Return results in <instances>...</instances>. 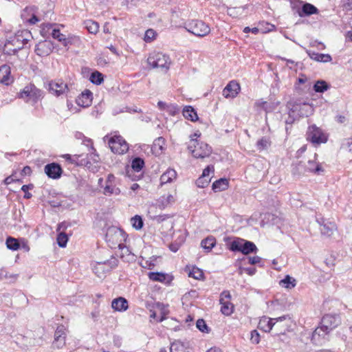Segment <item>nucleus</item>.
Wrapping results in <instances>:
<instances>
[{"mask_svg": "<svg viewBox=\"0 0 352 352\" xmlns=\"http://www.w3.org/2000/svg\"><path fill=\"white\" fill-rule=\"evenodd\" d=\"M105 240L111 248H116L125 242L126 234L122 230L111 226L107 230Z\"/></svg>", "mask_w": 352, "mask_h": 352, "instance_id": "obj_1", "label": "nucleus"}, {"mask_svg": "<svg viewBox=\"0 0 352 352\" xmlns=\"http://www.w3.org/2000/svg\"><path fill=\"white\" fill-rule=\"evenodd\" d=\"M148 64L153 68H160L167 71L170 65V57L161 52H152L147 58Z\"/></svg>", "mask_w": 352, "mask_h": 352, "instance_id": "obj_2", "label": "nucleus"}, {"mask_svg": "<svg viewBox=\"0 0 352 352\" xmlns=\"http://www.w3.org/2000/svg\"><path fill=\"white\" fill-rule=\"evenodd\" d=\"M230 250L233 252H241L245 255L256 253L258 250L253 242L240 238L236 239L230 243Z\"/></svg>", "mask_w": 352, "mask_h": 352, "instance_id": "obj_3", "label": "nucleus"}, {"mask_svg": "<svg viewBox=\"0 0 352 352\" xmlns=\"http://www.w3.org/2000/svg\"><path fill=\"white\" fill-rule=\"evenodd\" d=\"M104 140L107 141L109 148L114 153L124 154L129 149L128 144L120 135L105 136Z\"/></svg>", "mask_w": 352, "mask_h": 352, "instance_id": "obj_4", "label": "nucleus"}, {"mask_svg": "<svg viewBox=\"0 0 352 352\" xmlns=\"http://www.w3.org/2000/svg\"><path fill=\"white\" fill-rule=\"evenodd\" d=\"M118 264V260L111 255V258L107 261L96 262V264L93 267V271L97 276L102 278L107 272L116 267Z\"/></svg>", "mask_w": 352, "mask_h": 352, "instance_id": "obj_5", "label": "nucleus"}, {"mask_svg": "<svg viewBox=\"0 0 352 352\" xmlns=\"http://www.w3.org/2000/svg\"><path fill=\"white\" fill-rule=\"evenodd\" d=\"M186 29L188 32L199 37H204L210 32L209 25L199 20H192L188 22L186 25Z\"/></svg>", "mask_w": 352, "mask_h": 352, "instance_id": "obj_6", "label": "nucleus"}, {"mask_svg": "<svg viewBox=\"0 0 352 352\" xmlns=\"http://www.w3.org/2000/svg\"><path fill=\"white\" fill-rule=\"evenodd\" d=\"M188 149L195 158H205L212 153V148L208 144L204 142H197L194 144H189Z\"/></svg>", "mask_w": 352, "mask_h": 352, "instance_id": "obj_7", "label": "nucleus"}, {"mask_svg": "<svg viewBox=\"0 0 352 352\" xmlns=\"http://www.w3.org/2000/svg\"><path fill=\"white\" fill-rule=\"evenodd\" d=\"M307 139L314 144L325 143L327 141V135L316 125L309 126L307 131Z\"/></svg>", "mask_w": 352, "mask_h": 352, "instance_id": "obj_8", "label": "nucleus"}, {"mask_svg": "<svg viewBox=\"0 0 352 352\" xmlns=\"http://www.w3.org/2000/svg\"><path fill=\"white\" fill-rule=\"evenodd\" d=\"M290 322V317L289 315H285L280 317L270 318L267 320V327L265 329V332H270L274 327H279L280 333H284L285 331L289 327V323Z\"/></svg>", "mask_w": 352, "mask_h": 352, "instance_id": "obj_9", "label": "nucleus"}, {"mask_svg": "<svg viewBox=\"0 0 352 352\" xmlns=\"http://www.w3.org/2000/svg\"><path fill=\"white\" fill-rule=\"evenodd\" d=\"M41 91L32 85L26 86L19 94V97L26 102H36L41 98Z\"/></svg>", "mask_w": 352, "mask_h": 352, "instance_id": "obj_10", "label": "nucleus"}, {"mask_svg": "<svg viewBox=\"0 0 352 352\" xmlns=\"http://www.w3.org/2000/svg\"><path fill=\"white\" fill-rule=\"evenodd\" d=\"M341 322L339 315L327 314L324 315L321 320V326L329 332L337 327Z\"/></svg>", "mask_w": 352, "mask_h": 352, "instance_id": "obj_11", "label": "nucleus"}, {"mask_svg": "<svg viewBox=\"0 0 352 352\" xmlns=\"http://www.w3.org/2000/svg\"><path fill=\"white\" fill-rule=\"evenodd\" d=\"M49 91L52 94L59 96L68 91V87L60 80H55L49 83Z\"/></svg>", "mask_w": 352, "mask_h": 352, "instance_id": "obj_12", "label": "nucleus"}, {"mask_svg": "<svg viewBox=\"0 0 352 352\" xmlns=\"http://www.w3.org/2000/svg\"><path fill=\"white\" fill-rule=\"evenodd\" d=\"M317 222L320 224V232L322 235L331 236L333 232L337 230L336 225L331 221L321 219H317Z\"/></svg>", "mask_w": 352, "mask_h": 352, "instance_id": "obj_13", "label": "nucleus"}, {"mask_svg": "<svg viewBox=\"0 0 352 352\" xmlns=\"http://www.w3.org/2000/svg\"><path fill=\"white\" fill-rule=\"evenodd\" d=\"M329 333V331L320 325V327H317L312 333V342L317 345L322 344L326 340V336Z\"/></svg>", "mask_w": 352, "mask_h": 352, "instance_id": "obj_14", "label": "nucleus"}, {"mask_svg": "<svg viewBox=\"0 0 352 352\" xmlns=\"http://www.w3.org/2000/svg\"><path fill=\"white\" fill-rule=\"evenodd\" d=\"M240 89L239 84L234 80H232L223 89V96L226 98H234L239 94Z\"/></svg>", "mask_w": 352, "mask_h": 352, "instance_id": "obj_15", "label": "nucleus"}, {"mask_svg": "<svg viewBox=\"0 0 352 352\" xmlns=\"http://www.w3.org/2000/svg\"><path fill=\"white\" fill-rule=\"evenodd\" d=\"M45 173L52 179H58L61 176L62 168L58 164L52 163L45 166Z\"/></svg>", "mask_w": 352, "mask_h": 352, "instance_id": "obj_16", "label": "nucleus"}, {"mask_svg": "<svg viewBox=\"0 0 352 352\" xmlns=\"http://www.w3.org/2000/svg\"><path fill=\"white\" fill-rule=\"evenodd\" d=\"M175 201L173 195L166 194L161 196L156 201L157 206L160 210H164L167 207L172 206Z\"/></svg>", "mask_w": 352, "mask_h": 352, "instance_id": "obj_17", "label": "nucleus"}, {"mask_svg": "<svg viewBox=\"0 0 352 352\" xmlns=\"http://www.w3.org/2000/svg\"><path fill=\"white\" fill-rule=\"evenodd\" d=\"M10 67L7 65H3L0 67V82L8 85L13 81L11 75Z\"/></svg>", "mask_w": 352, "mask_h": 352, "instance_id": "obj_18", "label": "nucleus"}, {"mask_svg": "<svg viewBox=\"0 0 352 352\" xmlns=\"http://www.w3.org/2000/svg\"><path fill=\"white\" fill-rule=\"evenodd\" d=\"M91 101L92 93L89 90H85L76 98L77 104L82 107L90 106Z\"/></svg>", "mask_w": 352, "mask_h": 352, "instance_id": "obj_19", "label": "nucleus"}, {"mask_svg": "<svg viewBox=\"0 0 352 352\" xmlns=\"http://www.w3.org/2000/svg\"><path fill=\"white\" fill-rule=\"evenodd\" d=\"M111 307L116 311H125L129 308L128 301L123 297H118L112 300Z\"/></svg>", "mask_w": 352, "mask_h": 352, "instance_id": "obj_20", "label": "nucleus"}, {"mask_svg": "<svg viewBox=\"0 0 352 352\" xmlns=\"http://www.w3.org/2000/svg\"><path fill=\"white\" fill-rule=\"evenodd\" d=\"M294 111H298L300 116H309L314 112V107L311 104L306 102L293 106Z\"/></svg>", "mask_w": 352, "mask_h": 352, "instance_id": "obj_21", "label": "nucleus"}, {"mask_svg": "<svg viewBox=\"0 0 352 352\" xmlns=\"http://www.w3.org/2000/svg\"><path fill=\"white\" fill-rule=\"evenodd\" d=\"M52 45L48 41L40 42L35 47V52L40 56H47L52 52Z\"/></svg>", "mask_w": 352, "mask_h": 352, "instance_id": "obj_22", "label": "nucleus"}, {"mask_svg": "<svg viewBox=\"0 0 352 352\" xmlns=\"http://www.w3.org/2000/svg\"><path fill=\"white\" fill-rule=\"evenodd\" d=\"M52 36L54 38L57 39L60 42H62L65 47L69 46L72 43V38H66L65 35L60 33V30L58 29L53 30Z\"/></svg>", "mask_w": 352, "mask_h": 352, "instance_id": "obj_23", "label": "nucleus"}, {"mask_svg": "<svg viewBox=\"0 0 352 352\" xmlns=\"http://www.w3.org/2000/svg\"><path fill=\"white\" fill-rule=\"evenodd\" d=\"M170 352H189L187 343L176 340L171 344Z\"/></svg>", "mask_w": 352, "mask_h": 352, "instance_id": "obj_24", "label": "nucleus"}, {"mask_svg": "<svg viewBox=\"0 0 352 352\" xmlns=\"http://www.w3.org/2000/svg\"><path fill=\"white\" fill-rule=\"evenodd\" d=\"M183 116L187 120L195 122L198 120L197 112L191 106H186L183 109Z\"/></svg>", "mask_w": 352, "mask_h": 352, "instance_id": "obj_25", "label": "nucleus"}, {"mask_svg": "<svg viewBox=\"0 0 352 352\" xmlns=\"http://www.w3.org/2000/svg\"><path fill=\"white\" fill-rule=\"evenodd\" d=\"M316 13H318L317 8L308 3H305L302 7L301 11L298 12V14L300 16H303L304 15L309 16Z\"/></svg>", "mask_w": 352, "mask_h": 352, "instance_id": "obj_26", "label": "nucleus"}, {"mask_svg": "<svg viewBox=\"0 0 352 352\" xmlns=\"http://www.w3.org/2000/svg\"><path fill=\"white\" fill-rule=\"evenodd\" d=\"M228 184L229 182L227 179L221 178L212 184V188L214 192H220L226 190L228 187Z\"/></svg>", "mask_w": 352, "mask_h": 352, "instance_id": "obj_27", "label": "nucleus"}, {"mask_svg": "<svg viewBox=\"0 0 352 352\" xmlns=\"http://www.w3.org/2000/svg\"><path fill=\"white\" fill-rule=\"evenodd\" d=\"M308 54L311 59L318 62L328 63L332 60L331 56L327 54H319L312 52H309Z\"/></svg>", "mask_w": 352, "mask_h": 352, "instance_id": "obj_28", "label": "nucleus"}, {"mask_svg": "<svg viewBox=\"0 0 352 352\" xmlns=\"http://www.w3.org/2000/svg\"><path fill=\"white\" fill-rule=\"evenodd\" d=\"M177 173L176 171L173 169H168L165 173H164L160 177V181L162 184H167L171 182L173 179L176 178Z\"/></svg>", "mask_w": 352, "mask_h": 352, "instance_id": "obj_29", "label": "nucleus"}, {"mask_svg": "<svg viewBox=\"0 0 352 352\" xmlns=\"http://www.w3.org/2000/svg\"><path fill=\"white\" fill-rule=\"evenodd\" d=\"M220 304L221 305V311L223 314L226 316H230L232 314L234 310V306L230 300L223 301V299L219 300Z\"/></svg>", "mask_w": 352, "mask_h": 352, "instance_id": "obj_30", "label": "nucleus"}, {"mask_svg": "<svg viewBox=\"0 0 352 352\" xmlns=\"http://www.w3.org/2000/svg\"><path fill=\"white\" fill-rule=\"evenodd\" d=\"M305 170L317 174H320L323 172L321 165L312 160L308 161L307 165L305 166Z\"/></svg>", "mask_w": 352, "mask_h": 352, "instance_id": "obj_31", "label": "nucleus"}, {"mask_svg": "<svg viewBox=\"0 0 352 352\" xmlns=\"http://www.w3.org/2000/svg\"><path fill=\"white\" fill-rule=\"evenodd\" d=\"M279 285L286 289H292L296 285L295 278L287 275L283 280H280Z\"/></svg>", "mask_w": 352, "mask_h": 352, "instance_id": "obj_32", "label": "nucleus"}, {"mask_svg": "<svg viewBox=\"0 0 352 352\" xmlns=\"http://www.w3.org/2000/svg\"><path fill=\"white\" fill-rule=\"evenodd\" d=\"M103 193L107 196L112 195H118L120 193V190L119 188L116 187V184H106Z\"/></svg>", "mask_w": 352, "mask_h": 352, "instance_id": "obj_33", "label": "nucleus"}, {"mask_svg": "<svg viewBox=\"0 0 352 352\" xmlns=\"http://www.w3.org/2000/svg\"><path fill=\"white\" fill-rule=\"evenodd\" d=\"M216 240L213 236H208L201 241V245L207 252H210L215 245Z\"/></svg>", "mask_w": 352, "mask_h": 352, "instance_id": "obj_34", "label": "nucleus"}, {"mask_svg": "<svg viewBox=\"0 0 352 352\" xmlns=\"http://www.w3.org/2000/svg\"><path fill=\"white\" fill-rule=\"evenodd\" d=\"M118 248L121 251L120 254L121 258L126 260L127 261L133 258V255L131 253L129 248L124 245V243H123L122 245L118 246Z\"/></svg>", "mask_w": 352, "mask_h": 352, "instance_id": "obj_35", "label": "nucleus"}, {"mask_svg": "<svg viewBox=\"0 0 352 352\" xmlns=\"http://www.w3.org/2000/svg\"><path fill=\"white\" fill-rule=\"evenodd\" d=\"M100 160L99 155L96 153V150L94 148H91V151L89 154L87 155L86 159H83L82 162V164H91V162L96 163L98 162Z\"/></svg>", "mask_w": 352, "mask_h": 352, "instance_id": "obj_36", "label": "nucleus"}, {"mask_svg": "<svg viewBox=\"0 0 352 352\" xmlns=\"http://www.w3.org/2000/svg\"><path fill=\"white\" fill-rule=\"evenodd\" d=\"M271 146V141L267 137H263L256 142V147L259 151L266 150Z\"/></svg>", "mask_w": 352, "mask_h": 352, "instance_id": "obj_37", "label": "nucleus"}, {"mask_svg": "<svg viewBox=\"0 0 352 352\" xmlns=\"http://www.w3.org/2000/svg\"><path fill=\"white\" fill-rule=\"evenodd\" d=\"M6 246L9 250L15 251L20 248V243L18 239L9 236L6 239Z\"/></svg>", "mask_w": 352, "mask_h": 352, "instance_id": "obj_38", "label": "nucleus"}, {"mask_svg": "<svg viewBox=\"0 0 352 352\" xmlns=\"http://www.w3.org/2000/svg\"><path fill=\"white\" fill-rule=\"evenodd\" d=\"M244 10L245 8L243 6L228 8L227 12L230 16L236 18L243 14Z\"/></svg>", "mask_w": 352, "mask_h": 352, "instance_id": "obj_39", "label": "nucleus"}, {"mask_svg": "<svg viewBox=\"0 0 352 352\" xmlns=\"http://www.w3.org/2000/svg\"><path fill=\"white\" fill-rule=\"evenodd\" d=\"M148 277L153 281L163 283L166 280L167 275L161 272H150Z\"/></svg>", "mask_w": 352, "mask_h": 352, "instance_id": "obj_40", "label": "nucleus"}, {"mask_svg": "<svg viewBox=\"0 0 352 352\" xmlns=\"http://www.w3.org/2000/svg\"><path fill=\"white\" fill-rule=\"evenodd\" d=\"M85 28L91 34H96L99 30V24L97 22L89 20L85 22Z\"/></svg>", "mask_w": 352, "mask_h": 352, "instance_id": "obj_41", "label": "nucleus"}, {"mask_svg": "<svg viewBox=\"0 0 352 352\" xmlns=\"http://www.w3.org/2000/svg\"><path fill=\"white\" fill-rule=\"evenodd\" d=\"M329 89L328 84L324 80H318L314 86V89L316 92L323 93Z\"/></svg>", "mask_w": 352, "mask_h": 352, "instance_id": "obj_42", "label": "nucleus"}, {"mask_svg": "<svg viewBox=\"0 0 352 352\" xmlns=\"http://www.w3.org/2000/svg\"><path fill=\"white\" fill-rule=\"evenodd\" d=\"M144 162L140 157L134 158L131 162V167L136 172L140 171L142 168L144 167Z\"/></svg>", "mask_w": 352, "mask_h": 352, "instance_id": "obj_43", "label": "nucleus"}, {"mask_svg": "<svg viewBox=\"0 0 352 352\" xmlns=\"http://www.w3.org/2000/svg\"><path fill=\"white\" fill-rule=\"evenodd\" d=\"M90 81L96 85H100L103 81V76L99 72H94L90 76Z\"/></svg>", "mask_w": 352, "mask_h": 352, "instance_id": "obj_44", "label": "nucleus"}, {"mask_svg": "<svg viewBox=\"0 0 352 352\" xmlns=\"http://www.w3.org/2000/svg\"><path fill=\"white\" fill-rule=\"evenodd\" d=\"M203 276V272L197 267H193L191 270L189 271L188 273V276L197 280H200Z\"/></svg>", "mask_w": 352, "mask_h": 352, "instance_id": "obj_45", "label": "nucleus"}, {"mask_svg": "<svg viewBox=\"0 0 352 352\" xmlns=\"http://www.w3.org/2000/svg\"><path fill=\"white\" fill-rule=\"evenodd\" d=\"M132 226L136 230H140L143 226V221L140 216L136 215L131 219Z\"/></svg>", "mask_w": 352, "mask_h": 352, "instance_id": "obj_46", "label": "nucleus"}, {"mask_svg": "<svg viewBox=\"0 0 352 352\" xmlns=\"http://www.w3.org/2000/svg\"><path fill=\"white\" fill-rule=\"evenodd\" d=\"M68 241L67 235L64 232H60L57 236L58 245L61 248H65Z\"/></svg>", "mask_w": 352, "mask_h": 352, "instance_id": "obj_47", "label": "nucleus"}, {"mask_svg": "<svg viewBox=\"0 0 352 352\" xmlns=\"http://www.w3.org/2000/svg\"><path fill=\"white\" fill-rule=\"evenodd\" d=\"M65 328L64 326H58L54 333V338L56 342L59 341L63 337H65Z\"/></svg>", "mask_w": 352, "mask_h": 352, "instance_id": "obj_48", "label": "nucleus"}, {"mask_svg": "<svg viewBox=\"0 0 352 352\" xmlns=\"http://www.w3.org/2000/svg\"><path fill=\"white\" fill-rule=\"evenodd\" d=\"M341 147L352 154V138L344 139L342 142Z\"/></svg>", "mask_w": 352, "mask_h": 352, "instance_id": "obj_49", "label": "nucleus"}, {"mask_svg": "<svg viewBox=\"0 0 352 352\" xmlns=\"http://www.w3.org/2000/svg\"><path fill=\"white\" fill-rule=\"evenodd\" d=\"M196 326L197 329L201 332L208 333L210 331V329L208 328L206 322L203 319H199L197 321Z\"/></svg>", "mask_w": 352, "mask_h": 352, "instance_id": "obj_50", "label": "nucleus"}, {"mask_svg": "<svg viewBox=\"0 0 352 352\" xmlns=\"http://www.w3.org/2000/svg\"><path fill=\"white\" fill-rule=\"evenodd\" d=\"M11 44V42H8L4 47L3 51L5 54H16L18 51L23 47V45L21 46H18L16 48L12 49L9 47V45Z\"/></svg>", "mask_w": 352, "mask_h": 352, "instance_id": "obj_51", "label": "nucleus"}, {"mask_svg": "<svg viewBox=\"0 0 352 352\" xmlns=\"http://www.w3.org/2000/svg\"><path fill=\"white\" fill-rule=\"evenodd\" d=\"M210 182V178L199 177L196 181V184L199 188H205L208 186Z\"/></svg>", "mask_w": 352, "mask_h": 352, "instance_id": "obj_52", "label": "nucleus"}, {"mask_svg": "<svg viewBox=\"0 0 352 352\" xmlns=\"http://www.w3.org/2000/svg\"><path fill=\"white\" fill-rule=\"evenodd\" d=\"M155 36L156 32L152 29H148L145 32L144 41L146 42H151L155 38Z\"/></svg>", "mask_w": 352, "mask_h": 352, "instance_id": "obj_53", "label": "nucleus"}, {"mask_svg": "<svg viewBox=\"0 0 352 352\" xmlns=\"http://www.w3.org/2000/svg\"><path fill=\"white\" fill-rule=\"evenodd\" d=\"M250 341L252 344H258L260 342V335L256 330H253L250 333Z\"/></svg>", "mask_w": 352, "mask_h": 352, "instance_id": "obj_54", "label": "nucleus"}, {"mask_svg": "<svg viewBox=\"0 0 352 352\" xmlns=\"http://www.w3.org/2000/svg\"><path fill=\"white\" fill-rule=\"evenodd\" d=\"M82 155H74L72 156L69 154H65L63 157L67 161L69 162L72 164H77V160H78V157H82Z\"/></svg>", "mask_w": 352, "mask_h": 352, "instance_id": "obj_55", "label": "nucleus"}, {"mask_svg": "<svg viewBox=\"0 0 352 352\" xmlns=\"http://www.w3.org/2000/svg\"><path fill=\"white\" fill-rule=\"evenodd\" d=\"M164 145H165V139L163 138L162 137H160V138H157L154 142V146L155 147L158 146L159 149L160 151H162L164 149Z\"/></svg>", "mask_w": 352, "mask_h": 352, "instance_id": "obj_56", "label": "nucleus"}, {"mask_svg": "<svg viewBox=\"0 0 352 352\" xmlns=\"http://www.w3.org/2000/svg\"><path fill=\"white\" fill-rule=\"evenodd\" d=\"M261 261V258L258 256H250L248 257V263L251 265H255L259 263Z\"/></svg>", "mask_w": 352, "mask_h": 352, "instance_id": "obj_57", "label": "nucleus"}, {"mask_svg": "<svg viewBox=\"0 0 352 352\" xmlns=\"http://www.w3.org/2000/svg\"><path fill=\"white\" fill-rule=\"evenodd\" d=\"M214 170V167L212 166H207L204 170H203V173H202V175L200 176L201 177H206V178H210L209 177V175H210V173Z\"/></svg>", "mask_w": 352, "mask_h": 352, "instance_id": "obj_58", "label": "nucleus"}, {"mask_svg": "<svg viewBox=\"0 0 352 352\" xmlns=\"http://www.w3.org/2000/svg\"><path fill=\"white\" fill-rule=\"evenodd\" d=\"M170 218V216L168 214H162V215H157L154 216L153 217V219L156 221L157 223H160L162 221H165L166 219Z\"/></svg>", "mask_w": 352, "mask_h": 352, "instance_id": "obj_59", "label": "nucleus"}, {"mask_svg": "<svg viewBox=\"0 0 352 352\" xmlns=\"http://www.w3.org/2000/svg\"><path fill=\"white\" fill-rule=\"evenodd\" d=\"M27 10H28V8H26L24 10V12L22 14V16L24 18V19L28 21L30 24H35L37 21H38V19L34 14H33L30 19H26L25 18V13L27 12Z\"/></svg>", "mask_w": 352, "mask_h": 352, "instance_id": "obj_60", "label": "nucleus"}, {"mask_svg": "<svg viewBox=\"0 0 352 352\" xmlns=\"http://www.w3.org/2000/svg\"><path fill=\"white\" fill-rule=\"evenodd\" d=\"M230 298L231 295L228 291H223L221 294L220 299H223V301L230 300Z\"/></svg>", "mask_w": 352, "mask_h": 352, "instance_id": "obj_61", "label": "nucleus"}, {"mask_svg": "<svg viewBox=\"0 0 352 352\" xmlns=\"http://www.w3.org/2000/svg\"><path fill=\"white\" fill-rule=\"evenodd\" d=\"M65 337H63V338H60L59 341L56 342V340H54V345L56 346L57 348H62L65 344Z\"/></svg>", "mask_w": 352, "mask_h": 352, "instance_id": "obj_62", "label": "nucleus"}, {"mask_svg": "<svg viewBox=\"0 0 352 352\" xmlns=\"http://www.w3.org/2000/svg\"><path fill=\"white\" fill-rule=\"evenodd\" d=\"M200 135H201L200 133H195L194 134L191 135L190 144H194L198 142L197 140V138H199L200 136Z\"/></svg>", "mask_w": 352, "mask_h": 352, "instance_id": "obj_63", "label": "nucleus"}, {"mask_svg": "<svg viewBox=\"0 0 352 352\" xmlns=\"http://www.w3.org/2000/svg\"><path fill=\"white\" fill-rule=\"evenodd\" d=\"M18 276L19 275L16 274L6 273V274L4 275V277L6 278L11 279L13 281H15L17 279Z\"/></svg>", "mask_w": 352, "mask_h": 352, "instance_id": "obj_64", "label": "nucleus"}]
</instances>
